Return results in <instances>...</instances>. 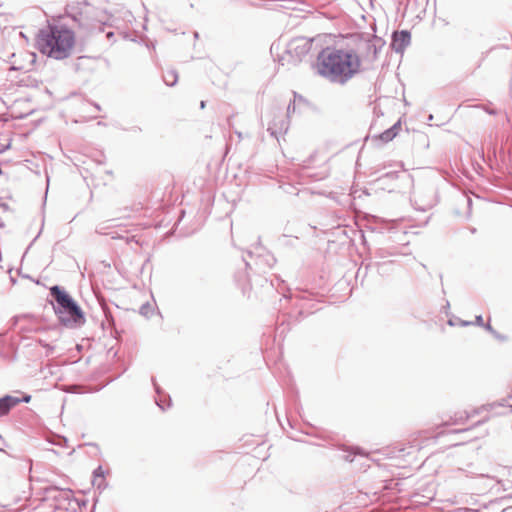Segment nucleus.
Masks as SVG:
<instances>
[{
    "mask_svg": "<svg viewBox=\"0 0 512 512\" xmlns=\"http://www.w3.org/2000/svg\"><path fill=\"white\" fill-rule=\"evenodd\" d=\"M77 45L76 33L64 24L50 23L42 28L36 37L38 51L54 60L69 58Z\"/></svg>",
    "mask_w": 512,
    "mask_h": 512,
    "instance_id": "obj_2",
    "label": "nucleus"
},
{
    "mask_svg": "<svg viewBox=\"0 0 512 512\" xmlns=\"http://www.w3.org/2000/svg\"><path fill=\"white\" fill-rule=\"evenodd\" d=\"M50 293L57 302L55 313L63 325L74 327L84 323L83 312L66 292L62 291L58 286H53L50 288Z\"/></svg>",
    "mask_w": 512,
    "mask_h": 512,
    "instance_id": "obj_3",
    "label": "nucleus"
},
{
    "mask_svg": "<svg viewBox=\"0 0 512 512\" xmlns=\"http://www.w3.org/2000/svg\"><path fill=\"white\" fill-rule=\"evenodd\" d=\"M74 502V494L70 489L49 487L44 490L43 497L37 509L40 512H55L57 510H68Z\"/></svg>",
    "mask_w": 512,
    "mask_h": 512,
    "instance_id": "obj_4",
    "label": "nucleus"
},
{
    "mask_svg": "<svg viewBox=\"0 0 512 512\" xmlns=\"http://www.w3.org/2000/svg\"><path fill=\"white\" fill-rule=\"evenodd\" d=\"M397 132L395 131L394 128H390L386 131H384L383 133H381L380 135H378V139L387 143L391 140H393V138L396 136Z\"/></svg>",
    "mask_w": 512,
    "mask_h": 512,
    "instance_id": "obj_8",
    "label": "nucleus"
},
{
    "mask_svg": "<svg viewBox=\"0 0 512 512\" xmlns=\"http://www.w3.org/2000/svg\"><path fill=\"white\" fill-rule=\"evenodd\" d=\"M205 107V103L202 101L201 102V108H204Z\"/></svg>",
    "mask_w": 512,
    "mask_h": 512,
    "instance_id": "obj_10",
    "label": "nucleus"
},
{
    "mask_svg": "<svg viewBox=\"0 0 512 512\" xmlns=\"http://www.w3.org/2000/svg\"><path fill=\"white\" fill-rule=\"evenodd\" d=\"M410 42V35L406 31H402L399 34H395L394 46H397V50H403L406 45Z\"/></svg>",
    "mask_w": 512,
    "mask_h": 512,
    "instance_id": "obj_6",
    "label": "nucleus"
},
{
    "mask_svg": "<svg viewBox=\"0 0 512 512\" xmlns=\"http://www.w3.org/2000/svg\"><path fill=\"white\" fill-rule=\"evenodd\" d=\"M30 398H31L30 396H26L23 400H24L25 402H29V401H30Z\"/></svg>",
    "mask_w": 512,
    "mask_h": 512,
    "instance_id": "obj_9",
    "label": "nucleus"
},
{
    "mask_svg": "<svg viewBox=\"0 0 512 512\" xmlns=\"http://www.w3.org/2000/svg\"><path fill=\"white\" fill-rule=\"evenodd\" d=\"M21 402V399L13 396H5L0 399V417L8 414V412Z\"/></svg>",
    "mask_w": 512,
    "mask_h": 512,
    "instance_id": "obj_5",
    "label": "nucleus"
},
{
    "mask_svg": "<svg viewBox=\"0 0 512 512\" xmlns=\"http://www.w3.org/2000/svg\"><path fill=\"white\" fill-rule=\"evenodd\" d=\"M376 55L374 39L350 35L323 48L317 55L315 70L321 77L343 85L361 72L364 57Z\"/></svg>",
    "mask_w": 512,
    "mask_h": 512,
    "instance_id": "obj_1",
    "label": "nucleus"
},
{
    "mask_svg": "<svg viewBox=\"0 0 512 512\" xmlns=\"http://www.w3.org/2000/svg\"><path fill=\"white\" fill-rule=\"evenodd\" d=\"M92 483H93L94 486H97L98 488H102V487L106 486V483H105V471L103 470L102 467H98L94 471V477H93Z\"/></svg>",
    "mask_w": 512,
    "mask_h": 512,
    "instance_id": "obj_7",
    "label": "nucleus"
}]
</instances>
